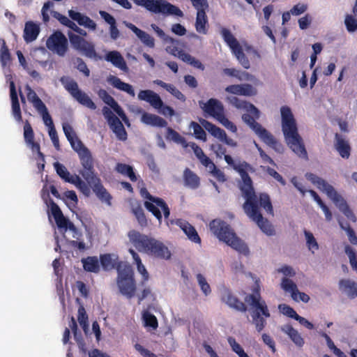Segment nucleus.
Listing matches in <instances>:
<instances>
[{"label":"nucleus","instance_id":"bf43d9fd","mask_svg":"<svg viewBox=\"0 0 357 357\" xmlns=\"http://www.w3.org/2000/svg\"><path fill=\"white\" fill-rule=\"evenodd\" d=\"M227 342L231 347L232 351L235 352L239 357H241L246 354L242 347L236 341L234 337H229L227 338Z\"/></svg>","mask_w":357,"mask_h":357},{"label":"nucleus","instance_id":"f03ea898","mask_svg":"<svg viewBox=\"0 0 357 357\" xmlns=\"http://www.w3.org/2000/svg\"><path fill=\"white\" fill-rule=\"evenodd\" d=\"M100 261L105 271L116 268L117 271L116 283L121 294L128 298H132L136 291V282L131 265L126 261L113 259L110 254L101 255Z\"/></svg>","mask_w":357,"mask_h":357},{"label":"nucleus","instance_id":"4be33fe9","mask_svg":"<svg viewBox=\"0 0 357 357\" xmlns=\"http://www.w3.org/2000/svg\"><path fill=\"white\" fill-rule=\"evenodd\" d=\"M24 138L26 145L30 147L31 151L37 153L42 161L41 167L43 169L45 167V155L40 151V144L34 141V132L28 121H26L24 125Z\"/></svg>","mask_w":357,"mask_h":357},{"label":"nucleus","instance_id":"423d86ee","mask_svg":"<svg viewBox=\"0 0 357 357\" xmlns=\"http://www.w3.org/2000/svg\"><path fill=\"white\" fill-rule=\"evenodd\" d=\"M244 300L245 302L255 309L252 314V323L255 324L257 332L260 333L266 325L265 318L269 317L271 314L266 302L261 300L259 287H255L253 294H246Z\"/></svg>","mask_w":357,"mask_h":357},{"label":"nucleus","instance_id":"052dcab7","mask_svg":"<svg viewBox=\"0 0 357 357\" xmlns=\"http://www.w3.org/2000/svg\"><path fill=\"white\" fill-rule=\"evenodd\" d=\"M197 280L198 284H199L202 291H203V293L206 296L211 294V289L210 285L207 282L204 276L201 273H198L197 275Z\"/></svg>","mask_w":357,"mask_h":357},{"label":"nucleus","instance_id":"864d4df0","mask_svg":"<svg viewBox=\"0 0 357 357\" xmlns=\"http://www.w3.org/2000/svg\"><path fill=\"white\" fill-rule=\"evenodd\" d=\"M344 252L349 259V263L352 269L357 273V256L355 250L349 245H346Z\"/></svg>","mask_w":357,"mask_h":357},{"label":"nucleus","instance_id":"f8f14e48","mask_svg":"<svg viewBox=\"0 0 357 357\" xmlns=\"http://www.w3.org/2000/svg\"><path fill=\"white\" fill-rule=\"evenodd\" d=\"M66 91L81 105L94 110L96 109V104L90 98V97L81 91L77 83L69 77H62L60 79Z\"/></svg>","mask_w":357,"mask_h":357},{"label":"nucleus","instance_id":"6e6d98bb","mask_svg":"<svg viewBox=\"0 0 357 357\" xmlns=\"http://www.w3.org/2000/svg\"><path fill=\"white\" fill-rule=\"evenodd\" d=\"M144 206L146 208L150 211L158 220L160 223L162 222V216L161 214L160 211L159 210L158 207L155 203L152 202H144Z\"/></svg>","mask_w":357,"mask_h":357},{"label":"nucleus","instance_id":"bb28decb","mask_svg":"<svg viewBox=\"0 0 357 357\" xmlns=\"http://www.w3.org/2000/svg\"><path fill=\"white\" fill-rule=\"evenodd\" d=\"M138 98L149 102L155 109H160L163 106V102L158 94L151 90H142L138 93Z\"/></svg>","mask_w":357,"mask_h":357},{"label":"nucleus","instance_id":"c85d7f7f","mask_svg":"<svg viewBox=\"0 0 357 357\" xmlns=\"http://www.w3.org/2000/svg\"><path fill=\"white\" fill-rule=\"evenodd\" d=\"M334 146L342 158H349L351 155V146L342 135L336 133L335 135Z\"/></svg>","mask_w":357,"mask_h":357},{"label":"nucleus","instance_id":"4d7b16f0","mask_svg":"<svg viewBox=\"0 0 357 357\" xmlns=\"http://www.w3.org/2000/svg\"><path fill=\"white\" fill-rule=\"evenodd\" d=\"M191 127L193 129L195 136L197 139L206 141V134L202 127L197 122L192 121Z\"/></svg>","mask_w":357,"mask_h":357},{"label":"nucleus","instance_id":"c03bdc74","mask_svg":"<svg viewBox=\"0 0 357 357\" xmlns=\"http://www.w3.org/2000/svg\"><path fill=\"white\" fill-rule=\"evenodd\" d=\"M282 288L286 291L291 292V298L298 301L297 293H299L296 284L290 279L284 278L281 283Z\"/></svg>","mask_w":357,"mask_h":357},{"label":"nucleus","instance_id":"8fccbe9b","mask_svg":"<svg viewBox=\"0 0 357 357\" xmlns=\"http://www.w3.org/2000/svg\"><path fill=\"white\" fill-rule=\"evenodd\" d=\"M338 222L341 229L347 232L349 242L352 245H357V236L354 230L350 227L349 224H344L341 220H338Z\"/></svg>","mask_w":357,"mask_h":357},{"label":"nucleus","instance_id":"9b49d317","mask_svg":"<svg viewBox=\"0 0 357 357\" xmlns=\"http://www.w3.org/2000/svg\"><path fill=\"white\" fill-rule=\"evenodd\" d=\"M81 175L84 178L89 188H92L98 198L101 202H105L108 206H111L112 197L102 184L101 180L97 175L95 169L93 168L92 170L82 173Z\"/></svg>","mask_w":357,"mask_h":357},{"label":"nucleus","instance_id":"58836bf2","mask_svg":"<svg viewBox=\"0 0 357 357\" xmlns=\"http://www.w3.org/2000/svg\"><path fill=\"white\" fill-rule=\"evenodd\" d=\"M340 288L345 291L350 298L357 297V284L349 280H341L340 281Z\"/></svg>","mask_w":357,"mask_h":357},{"label":"nucleus","instance_id":"473e14b6","mask_svg":"<svg viewBox=\"0 0 357 357\" xmlns=\"http://www.w3.org/2000/svg\"><path fill=\"white\" fill-rule=\"evenodd\" d=\"M142 121L146 125L158 128H165L167 126V122L162 117L147 112L142 115Z\"/></svg>","mask_w":357,"mask_h":357},{"label":"nucleus","instance_id":"a18cd8bd","mask_svg":"<svg viewBox=\"0 0 357 357\" xmlns=\"http://www.w3.org/2000/svg\"><path fill=\"white\" fill-rule=\"evenodd\" d=\"M146 199L155 203L158 206L160 207L162 210L165 218H169L170 215V209L167 203L162 198L154 197L148 193L146 195Z\"/></svg>","mask_w":357,"mask_h":357},{"label":"nucleus","instance_id":"dca6fc26","mask_svg":"<svg viewBox=\"0 0 357 357\" xmlns=\"http://www.w3.org/2000/svg\"><path fill=\"white\" fill-rule=\"evenodd\" d=\"M193 7L197 10L195 29L202 34L208 32V22L206 11L209 5L207 0H190Z\"/></svg>","mask_w":357,"mask_h":357},{"label":"nucleus","instance_id":"ddd939ff","mask_svg":"<svg viewBox=\"0 0 357 357\" xmlns=\"http://www.w3.org/2000/svg\"><path fill=\"white\" fill-rule=\"evenodd\" d=\"M220 33L224 41L229 47L232 54L236 56L241 65L245 69H249L250 68V61L243 52V48L237 39L231 31L226 28H222Z\"/></svg>","mask_w":357,"mask_h":357},{"label":"nucleus","instance_id":"2f4dec72","mask_svg":"<svg viewBox=\"0 0 357 357\" xmlns=\"http://www.w3.org/2000/svg\"><path fill=\"white\" fill-rule=\"evenodd\" d=\"M40 33L39 26L32 21L25 23L23 38L26 43H31L35 40Z\"/></svg>","mask_w":357,"mask_h":357},{"label":"nucleus","instance_id":"79ce46f5","mask_svg":"<svg viewBox=\"0 0 357 357\" xmlns=\"http://www.w3.org/2000/svg\"><path fill=\"white\" fill-rule=\"evenodd\" d=\"M84 269L88 272L97 273L100 271V264L96 257H88L82 260Z\"/></svg>","mask_w":357,"mask_h":357},{"label":"nucleus","instance_id":"69168bd1","mask_svg":"<svg viewBox=\"0 0 357 357\" xmlns=\"http://www.w3.org/2000/svg\"><path fill=\"white\" fill-rule=\"evenodd\" d=\"M78 321L80 326L86 329L88 327V315L86 314L84 307L81 305L78 308Z\"/></svg>","mask_w":357,"mask_h":357},{"label":"nucleus","instance_id":"37998d69","mask_svg":"<svg viewBox=\"0 0 357 357\" xmlns=\"http://www.w3.org/2000/svg\"><path fill=\"white\" fill-rule=\"evenodd\" d=\"M227 101L236 107L237 109H246L247 108H251L255 112H257V107L252 103L243 100L236 96H230L227 98Z\"/></svg>","mask_w":357,"mask_h":357},{"label":"nucleus","instance_id":"49530a36","mask_svg":"<svg viewBox=\"0 0 357 357\" xmlns=\"http://www.w3.org/2000/svg\"><path fill=\"white\" fill-rule=\"evenodd\" d=\"M311 196L313 197L314 201L318 204V205L321 208L322 211L325 214V217L326 220L331 221L333 218L332 213L331 212L328 207L324 204L319 195L313 190H309Z\"/></svg>","mask_w":357,"mask_h":357},{"label":"nucleus","instance_id":"a878e982","mask_svg":"<svg viewBox=\"0 0 357 357\" xmlns=\"http://www.w3.org/2000/svg\"><path fill=\"white\" fill-rule=\"evenodd\" d=\"M222 300L230 307L241 312H245L248 310L246 305L241 301L229 290H225L222 296Z\"/></svg>","mask_w":357,"mask_h":357},{"label":"nucleus","instance_id":"b1692460","mask_svg":"<svg viewBox=\"0 0 357 357\" xmlns=\"http://www.w3.org/2000/svg\"><path fill=\"white\" fill-rule=\"evenodd\" d=\"M225 91L230 94L243 96H255L258 93L257 89L250 84L229 85L225 88Z\"/></svg>","mask_w":357,"mask_h":357},{"label":"nucleus","instance_id":"20e7f679","mask_svg":"<svg viewBox=\"0 0 357 357\" xmlns=\"http://www.w3.org/2000/svg\"><path fill=\"white\" fill-rule=\"evenodd\" d=\"M280 112L282 130L287 145L299 158L307 160V153L303 139L298 134L296 121L291 109L288 106H282Z\"/></svg>","mask_w":357,"mask_h":357},{"label":"nucleus","instance_id":"412c9836","mask_svg":"<svg viewBox=\"0 0 357 357\" xmlns=\"http://www.w3.org/2000/svg\"><path fill=\"white\" fill-rule=\"evenodd\" d=\"M50 204L51 214L54 217L58 228L64 229L65 230L69 229L74 233H77V227L63 215L59 206L53 200L50 201Z\"/></svg>","mask_w":357,"mask_h":357},{"label":"nucleus","instance_id":"e433bc0d","mask_svg":"<svg viewBox=\"0 0 357 357\" xmlns=\"http://www.w3.org/2000/svg\"><path fill=\"white\" fill-rule=\"evenodd\" d=\"M202 126L211 133L213 137L219 139L220 141L222 140L223 138L226 137V132L224 130L216 126L213 123L209 122L207 120L203 119L200 121Z\"/></svg>","mask_w":357,"mask_h":357},{"label":"nucleus","instance_id":"f3484780","mask_svg":"<svg viewBox=\"0 0 357 357\" xmlns=\"http://www.w3.org/2000/svg\"><path fill=\"white\" fill-rule=\"evenodd\" d=\"M102 113L107 123L120 141H126L128 138L127 132L119 119L107 107H104Z\"/></svg>","mask_w":357,"mask_h":357},{"label":"nucleus","instance_id":"09e8293b","mask_svg":"<svg viewBox=\"0 0 357 357\" xmlns=\"http://www.w3.org/2000/svg\"><path fill=\"white\" fill-rule=\"evenodd\" d=\"M181 60H182L183 61H184L187 63L190 64L194 68L199 69L201 70H204L205 69L204 66L202 64V63L199 60L192 56L188 53H182L181 54Z\"/></svg>","mask_w":357,"mask_h":357},{"label":"nucleus","instance_id":"f257e3e1","mask_svg":"<svg viewBox=\"0 0 357 357\" xmlns=\"http://www.w3.org/2000/svg\"><path fill=\"white\" fill-rule=\"evenodd\" d=\"M226 162L231 166L241 176V181L239 183V189L245 199L243 208L250 220L255 222L260 229L268 236L275 234V229L271 223L262 215L260 208H263L268 215H273V207L270 196L266 192H255L253 182L248 173V169L250 165L243 162L239 164L234 163L229 155H224Z\"/></svg>","mask_w":357,"mask_h":357},{"label":"nucleus","instance_id":"0e129e2a","mask_svg":"<svg viewBox=\"0 0 357 357\" xmlns=\"http://www.w3.org/2000/svg\"><path fill=\"white\" fill-rule=\"evenodd\" d=\"M344 24L349 32H354L357 30V20L353 15H347Z\"/></svg>","mask_w":357,"mask_h":357},{"label":"nucleus","instance_id":"13d9d810","mask_svg":"<svg viewBox=\"0 0 357 357\" xmlns=\"http://www.w3.org/2000/svg\"><path fill=\"white\" fill-rule=\"evenodd\" d=\"M38 113H40L43 117V121L45 124L49 127V130L51 129V128H54L53 121L52 119L51 116L49 114L48 109L45 106L43 107L42 108L37 110Z\"/></svg>","mask_w":357,"mask_h":357},{"label":"nucleus","instance_id":"cd10ccee","mask_svg":"<svg viewBox=\"0 0 357 357\" xmlns=\"http://www.w3.org/2000/svg\"><path fill=\"white\" fill-rule=\"evenodd\" d=\"M10 96L11 100L12 114L17 121L21 122L22 121L21 109L15 86L13 82L10 83Z\"/></svg>","mask_w":357,"mask_h":357},{"label":"nucleus","instance_id":"7c9ffc66","mask_svg":"<svg viewBox=\"0 0 357 357\" xmlns=\"http://www.w3.org/2000/svg\"><path fill=\"white\" fill-rule=\"evenodd\" d=\"M107 61L112 63L115 67L123 71H128V68L123 56L118 51H110L105 57Z\"/></svg>","mask_w":357,"mask_h":357},{"label":"nucleus","instance_id":"5701e85b","mask_svg":"<svg viewBox=\"0 0 357 357\" xmlns=\"http://www.w3.org/2000/svg\"><path fill=\"white\" fill-rule=\"evenodd\" d=\"M222 72L225 75L235 77L240 82L249 81L252 82L255 86L262 84V82L258 78L246 71H242L234 68H226L223 69Z\"/></svg>","mask_w":357,"mask_h":357},{"label":"nucleus","instance_id":"393cba45","mask_svg":"<svg viewBox=\"0 0 357 357\" xmlns=\"http://www.w3.org/2000/svg\"><path fill=\"white\" fill-rule=\"evenodd\" d=\"M175 224L181 228L190 241L195 243H201L202 241L197 231L188 221L183 219H177L175 221Z\"/></svg>","mask_w":357,"mask_h":357},{"label":"nucleus","instance_id":"3c124183","mask_svg":"<svg viewBox=\"0 0 357 357\" xmlns=\"http://www.w3.org/2000/svg\"><path fill=\"white\" fill-rule=\"evenodd\" d=\"M142 318L146 327H151L153 329H156L158 326V323L156 317L148 311H145L142 314Z\"/></svg>","mask_w":357,"mask_h":357},{"label":"nucleus","instance_id":"4c0bfd02","mask_svg":"<svg viewBox=\"0 0 357 357\" xmlns=\"http://www.w3.org/2000/svg\"><path fill=\"white\" fill-rule=\"evenodd\" d=\"M108 80L114 88L122 91H125L132 97L135 96L132 86L130 84L122 82L120 78L116 76H110Z\"/></svg>","mask_w":357,"mask_h":357},{"label":"nucleus","instance_id":"f704fd0d","mask_svg":"<svg viewBox=\"0 0 357 357\" xmlns=\"http://www.w3.org/2000/svg\"><path fill=\"white\" fill-rule=\"evenodd\" d=\"M281 330L289 337L296 346L298 347H302L303 346L305 343L303 338L291 325H284L281 328Z\"/></svg>","mask_w":357,"mask_h":357},{"label":"nucleus","instance_id":"0eeeda50","mask_svg":"<svg viewBox=\"0 0 357 357\" xmlns=\"http://www.w3.org/2000/svg\"><path fill=\"white\" fill-rule=\"evenodd\" d=\"M68 28L80 35H76L71 32L68 33L69 40L73 47L85 56L96 59L98 56L95 49V45L81 36H86L87 35L86 31L77 26L73 22Z\"/></svg>","mask_w":357,"mask_h":357},{"label":"nucleus","instance_id":"e2e57ef3","mask_svg":"<svg viewBox=\"0 0 357 357\" xmlns=\"http://www.w3.org/2000/svg\"><path fill=\"white\" fill-rule=\"evenodd\" d=\"M279 310L282 312V313L286 315L288 317L294 319L295 320L297 319L298 314L296 312L287 304H280L278 306Z\"/></svg>","mask_w":357,"mask_h":357},{"label":"nucleus","instance_id":"4468645a","mask_svg":"<svg viewBox=\"0 0 357 357\" xmlns=\"http://www.w3.org/2000/svg\"><path fill=\"white\" fill-rule=\"evenodd\" d=\"M57 174L66 182L73 184L84 196L89 197L91 190L88 184L78 175H70L66 167L59 162L54 163Z\"/></svg>","mask_w":357,"mask_h":357},{"label":"nucleus","instance_id":"5fc2aeb1","mask_svg":"<svg viewBox=\"0 0 357 357\" xmlns=\"http://www.w3.org/2000/svg\"><path fill=\"white\" fill-rule=\"evenodd\" d=\"M133 214L135 215L138 223L142 227L147 226V220L144 214V210L141 206H137L132 209Z\"/></svg>","mask_w":357,"mask_h":357},{"label":"nucleus","instance_id":"39448f33","mask_svg":"<svg viewBox=\"0 0 357 357\" xmlns=\"http://www.w3.org/2000/svg\"><path fill=\"white\" fill-rule=\"evenodd\" d=\"M211 232L220 241L225 243L240 254L248 256L250 253L247 244L238 238L226 222L220 220H213L209 224Z\"/></svg>","mask_w":357,"mask_h":357},{"label":"nucleus","instance_id":"7ed1b4c3","mask_svg":"<svg viewBox=\"0 0 357 357\" xmlns=\"http://www.w3.org/2000/svg\"><path fill=\"white\" fill-rule=\"evenodd\" d=\"M128 236L130 242L139 252L158 259L168 260L171 258L170 250L162 241L135 229L130 230Z\"/></svg>","mask_w":357,"mask_h":357},{"label":"nucleus","instance_id":"aec40b11","mask_svg":"<svg viewBox=\"0 0 357 357\" xmlns=\"http://www.w3.org/2000/svg\"><path fill=\"white\" fill-rule=\"evenodd\" d=\"M47 47L59 56H63L68 50V40L60 31L54 32L47 40Z\"/></svg>","mask_w":357,"mask_h":357},{"label":"nucleus","instance_id":"c756f323","mask_svg":"<svg viewBox=\"0 0 357 357\" xmlns=\"http://www.w3.org/2000/svg\"><path fill=\"white\" fill-rule=\"evenodd\" d=\"M69 17L74 21H76L79 25L84 26L92 30L96 29V24L88 16L84 15L79 12L73 10H68Z\"/></svg>","mask_w":357,"mask_h":357},{"label":"nucleus","instance_id":"72a5a7b5","mask_svg":"<svg viewBox=\"0 0 357 357\" xmlns=\"http://www.w3.org/2000/svg\"><path fill=\"white\" fill-rule=\"evenodd\" d=\"M129 253L132 255L134 263L137 266V271L142 275V284H144L149 279V274L142 262L141 258L139 255L132 248L128 250Z\"/></svg>","mask_w":357,"mask_h":357},{"label":"nucleus","instance_id":"774afa93","mask_svg":"<svg viewBox=\"0 0 357 357\" xmlns=\"http://www.w3.org/2000/svg\"><path fill=\"white\" fill-rule=\"evenodd\" d=\"M142 42L149 47L153 48L155 46L154 38L147 33L146 32L142 31L141 33L137 36Z\"/></svg>","mask_w":357,"mask_h":357},{"label":"nucleus","instance_id":"680f3d73","mask_svg":"<svg viewBox=\"0 0 357 357\" xmlns=\"http://www.w3.org/2000/svg\"><path fill=\"white\" fill-rule=\"evenodd\" d=\"M73 63L75 65L76 68L79 72L82 73L84 76L89 77L90 75V70L82 59L77 57L75 59Z\"/></svg>","mask_w":357,"mask_h":357},{"label":"nucleus","instance_id":"338daca9","mask_svg":"<svg viewBox=\"0 0 357 357\" xmlns=\"http://www.w3.org/2000/svg\"><path fill=\"white\" fill-rule=\"evenodd\" d=\"M167 137L169 139H171L175 142L180 143V144H185V140L184 137H181V135L177 132L176 130H173L171 128H167Z\"/></svg>","mask_w":357,"mask_h":357},{"label":"nucleus","instance_id":"2eb2a0df","mask_svg":"<svg viewBox=\"0 0 357 357\" xmlns=\"http://www.w3.org/2000/svg\"><path fill=\"white\" fill-rule=\"evenodd\" d=\"M69 142L79 156L82 167V169L79 171V174L92 170L94 168V160L90 150L79 139H77V142H75L73 138L71 141H69Z\"/></svg>","mask_w":357,"mask_h":357},{"label":"nucleus","instance_id":"6e6552de","mask_svg":"<svg viewBox=\"0 0 357 357\" xmlns=\"http://www.w3.org/2000/svg\"><path fill=\"white\" fill-rule=\"evenodd\" d=\"M245 110L248 113L242 115L243 121L250 126L264 143L271 146H274L277 144L275 137L256 121L259 118V110L257 108L256 112L251 108H247Z\"/></svg>","mask_w":357,"mask_h":357},{"label":"nucleus","instance_id":"c9c22d12","mask_svg":"<svg viewBox=\"0 0 357 357\" xmlns=\"http://www.w3.org/2000/svg\"><path fill=\"white\" fill-rule=\"evenodd\" d=\"M183 180L185 185L191 189H197L200 185L199 177L189 168L183 172Z\"/></svg>","mask_w":357,"mask_h":357},{"label":"nucleus","instance_id":"a19ab883","mask_svg":"<svg viewBox=\"0 0 357 357\" xmlns=\"http://www.w3.org/2000/svg\"><path fill=\"white\" fill-rule=\"evenodd\" d=\"M115 170L118 173L128 176L132 182H135L137 180V178L133 171L132 167L129 165L119 162L115 167Z\"/></svg>","mask_w":357,"mask_h":357},{"label":"nucleus","instance_id":"ea45409f","mask_svg":"<svg viewBox=\"0 0 357 357\" xmlns=\"http://www.w3.org/2000/svg\"><path fill=\"white\" fill-rule=\"evenodd\" d=\"M26 91V96L28 100L32 103L33 106L36 110L45 106V103L38 97L37 93L31 88L30 86L26 85L25 87Z\"/></svg>","mask_w":357,"mask_h":357},{"label":"nucleus","instance_id":"6ab92c4d","mask_svg":"<svg viewBox=\"0 0 357 357\" xmlns=\"http://www.w3.org/2000/svg\"><path fill=\"white\" fill-rule=\"evenodd\" d=\"M152 29L155 31L157 36L162 40L164 43L170 44L166 47V51L181 59V54L182 53H185L183 50H179V46L181 45V40L178 39H175L172 37L167 35L164 31L160 29L158 26L155 24H152L151 25Z\"/></svg>","mask_w":357,"mask_h":357},{"label":"nucleus","instance_id":"1a4fd4ad","mask_svg":"<svg viewBox=\"0 0 357 357\" xmlns=\"http://www.w3.org/2000/svg\"><path fill=\"white\" fill-rule=\"evenodd\" d=\"M138 6L144 8L153 13H160L164 15H176L183 17V13L177 6L166 0H132Z\"/></svg>","mask_w":357,"mask_h":357},{"label":"nucleus","instance_id":"603ef678","mask_svg":"<svg viewBox=\"0 0 357 357\" xmlns=\"http://www.w3.org/2000/svg\"><path fill=\"white\" fill-rule=\"evenodd\" d=\"M304 234L306 239V245L309 250L312 253H314L315 250H318L319 248V244L312 233L305 229Z\"/></svg>","mask_w":357,"mask_h":357},{"label":"nucleus","instance_id":"9d476101","mask_svg":"<svg viewBox=\"0 0 357 357\" xmlns=\"http://www.w3.org/2000/svg\"><path fill=\"white\" fill-rule=\"evenodd\" d=\"M314 182L318 185L319 188L322 189L327 194L328 197L333 200L339 210L342 212L348 219L353 222L356 221V218L351 209L349 208L346 200L337 193L331 185L324 179L319 177H317Z\"/></svg>","mask_w":357,"mask_h":357},{"label":"nucleus","instance_id":"a211bd4d","mask_svg":"<svg viewBox=\"0 0 357 357\" xmlns=\"http://www.w3.org/2000/svg\"><path fill=\"white\" fill-rule=\"evenodd\" d=\"M199 105L206 116L218 121L225 114V107L218 99L211 98L206 102L199 101Z\"/></svg>","mask_w":357,"mask_h":357},{"label":"nucleus","instance_id":"de8ad7c7","mask_svg":"<svg viewBox=\"0 0 357 357\" xmlns=\"http://www.w3.org/2000/svg\"><path fill=\"white\" fill-rule=\"evenodd\" d=\"M1 42V46L0 49V62L2 66H6L11 61V55L10 51L6 45L4 39L0 40Z\"/></svg>","mask_w":357,"mask_h":357}]
</instances>
